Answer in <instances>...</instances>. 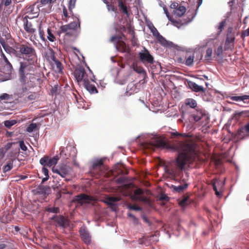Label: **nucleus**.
I'll use <instances>...</instances> for the list:
<instances>
[{"label":"nucleus","instance_id":"f257e3e1","mask_svg":"<svg viewBox=\"0 0 249 249\" xmlns=\"http://www.w3.org/2000/svg\"><path fill=\"white\" fill-rule=\"evenodd\" d=\"M171 140L165 142L160 138H156L150 142L154 147L165 148L173 152H178V156L173 165L166 167V172L171 176L174 180L179 183L178 186L172 185L173 191L178 193L182 192L188 186L184 179L180 177L185 165L188 162H193L198 158V151L196 144L190 142H184L181 137L187 136L185 133L178 132L170 133Z\"/></svg>","mask_w":249,"mask_h":249},{"label":"nucleus","instance_id":"f03ea898","mask_svg":"<svg viewBox=\"0 0 249 249\" xmlns=\"http://www.w3.org/2000/svg\"><path fill=\"white\" fill-rule=\"evenodd\" d=\"M16 56L22 58L24 61H37L35 49L28 43L19 44L17 47Z\"/></svg>","mask_w":249,"mask_h":249},{"label":"nucleus","instance_id":"7ed1b4c3","mask_svg":"<svg viewBox=\"0 0 249 249\" xmlns=\"http://www.w3.org/2000/svg\"><path fill=\"white\" fill-rule=\"evenodd\" d=\"M36 61L30 62L24 61L20 62V67L18 70L19 78L21 82H26V75L30 74V72L34 71V66Z\"/></svg>","mask_w":249,"mask_h":249},{"label":"nucleus","instance_id":"20e7f679","mask_svg":"<svg viewBox=\"0 0 249 249\" xmlns=\"http://www.w3.org/2000/svg\"><path fill=\"white\" fill-rule=\"evenodd\" d=\"M68 24L62 25L60 27L59 33H64L66 36L69 37L76 36L78 28H80V22L78 18Z\"/></svg>","mask_w":249,"mask_h":249},{"label":"nucleus","instance_id":"39448f33","mask_svg":"<svg viewBox=\"0 0 249 249\" xmlns=\"http://www.w3.org/2000/svg\"><path fill=\"white\" fill-rule=\"evenodd\" d=\"M74 75L77 82L78 83L83 82V84L89 80L94 82L93 79V78H94V76L92 74L91 71L87 73L85 69L82 67L76 68L74 72Z\"/></svg>","mask_w":249,"mask_h":249},{"label":"nucleus","instance_id":"423d86ee","mask_svg":"<svg viewBox=\"0 0 249 249\" xmlns=\"http://www.w3.org/2000/svg\"><path fill=\"white\" fill-rule=\"evenodd\" d=\"M39 8L36 3L27 5L22 10V12L24 14L22 18H26L29 19L37 18L39 15Z\"/></svg>","mask_w":249,"mask_h":249},{"label":"nucleus","instance_id":"0eeeda50","mask_svg":"<svg viewBox=\"0 0 249 249\" xmlns=\"http://www.w3.org/2000/svg\"><path fill=\"white\" fill-rule=\"evenodd\" d=\"M195 52L193 50L187 51L183 53L184 57H178V62L181 64H184L188 67H191L194 65Z\"/></svg>","mask_w":249,"mask_h":249},{"label":"nucleus","instance_id":"6e6552de","mask_svg":"<svg viewBox=\"0 0 249 249\" xmlns=\"http://www.w3.org/2000/svg\"><path fill=\"white\" fill-rule=\"evenodd\" d=\"M122 36H114L111 38V41L116 43V48L118 51L122 53H129L130 50L125 43L121 41Z\"/></svg>","mask_w":249,"mask_h":249},{"label":"nucleus","instance_id":"1a4fd4ad","mask_svg":"<svg viewBox=\"0 0 249 249\" xmlns=\"http://www.w3.org/2000/svg\"><path fill=\"white\" fill-rule=\"evenodd\" d=\"M138 57L140 61L145 66L147 64H153L154 62L153 56L150 53L149 51L144 47V50L138 53Z\"/></svg>","mask_w":249,"mask_h":249},{"label":"nucleus","instance_id":"9d476101","mask_svg":"<svg viewBox=\"0 0 249 249\" xmlns=\"http://www.w3.org/2000/svg\"><path fill=\"white\" fill-rule=\"evenodd\" d=\"M94 200V198L93 196L85 194H80L73 197L72 202L77 203L80 206H83L84 204H89L90 201Z\"/></svg>","mask_w":249,"mask_h":249},{"label":"nucleus","instance_id":"9b49d317","mask_svg":"<svg viewBox=\"0 0 249 249\" xmlns=\"http://www.w3.org/2000/svg\"><path fill=\"white\" fill-rule=\"evenodd\" d=\"M51 219L54 221L56 227L63 230L70 226V221L62 215H55Z\"/></svg>","mask_w":249,"mask_h":249},{"label":"nucleus","instance_id":"f8f14e48","mask_svg":"<svg viewBox=\"0 0 249 249\" xmlns=\"http://www.w3.org/2000/svg\"><path fill=\"white\" fill-rule=\"evenodd\" d=\"M59 160V158L58 156H55L52 159L48 156H45L40 160L39 162L43 166L50 167L53 165H56Z\"/></svg>","mask_w":249,"mask_h":249},{"label":"nucleus","instance_id":"ddd939ff","mask_svg":"<svg viewBox=\"0 0 249 249\" xmlns=\"http://www.w3.org/2000/svg\"><path fill=\"white\" fill-rule=\"evenodd\" d=\"M79 234L82 239L87 244H89L91 241V237L87 230L86 226H83L79 229Z\"/></svg>","mask_w":249,"mask_h":249},{"label":"nucleus","instance_id":"4468645a","mask_svg":"<svg viewBox=\"0 0 249 249\" xmlns=\"http://www.w3.org/2000/svg\"><path fill=\"white\" fill-rule=\"evenodd\" d=\"M143 194V190L142 189L138 188L134 191L132 199L135 200L147 202L148 201V199L145 196H142Z\"/></svg>","mask_w":249,"mask_h":249},{"label":"nucleus","instance_id":"2eb2a0df","mask_svg":"<svg viewBox=\"0 0 249 249\" xmlns=\"http://www.w3.org/2000/svg\"><path fill=\"white\" fill-rule=\"evenodd\" d=\"M227 98H229L233 101H242L245 104H248L249 103V95H244L242 96H236L233 95V94H231L228 96Z\"/></svg>","mask_w":249,"mask_h":249},{"label":"nucleus","instance_id":"dca6fc26","mask_svg":"<svg viewBox=\"0 0 249 249\" xmlns=\"http://www.w3.org/2000/svg\"><path fill=\"white\" fill-rule=\"evenodd\" d=\"M52 170L53 172L57 173L62 178H65L69 173L68 168L65 165L59 167L58 169H54L53 167Z\"/></svg>","mask_w":249,"mask_h":249},{"label":"nucleus","instance_id":"f3484780","mask_svg":"<svg viewBox=\"0 0 249 249\" xmlns=\"http://www.w3.org/2000/svg\"><path fill=\"white\" fill-rule=\"evenodd\" d=\"M23 22V27L25 31L28 33L33 34L36 32V29L34 28L32 23L28 21V18H22Z\"/></svg>","mask_w":249,"mask_h":249},{"label":"nucleus","instance_id":"a211bd4d","mask_svg":"<svg viewBox=\"0 0 249 249\" xmlns=\"http://www.w3.org/2000/svg\"><path fill=\"white\" fill-rule=\"evenodd\" d=\"M37 194L39 195H49L51 193V190L49 186L39 185L36 189Z\"/></svg>","mask_w":249,"mask_h":249},{"label":"nucleus","instance_id":"6ab92c4d","mask_svg":"<svg viewBox=\"0 0 249 249\" xmlns=\"http://www.w3.org/2000/svg\"><path fill=\"white\" fill-rule=\"evenodd\" d=\"M90 80L83 84L85 89L91 94H95L98 93V90L94 84L90 83Z\"/></svg>","mask_w":249,"mask_h":249},{"label":"nucleus","instance_id":"aec40b11","mask_svg":"<svg viewBox=\"0 0 249 249\" xmlns=\"http://www.w3.org/2000/svg\"><path fill=\"white\" fill-rule=\"evenodd\" d=\"M11 3V0H5L4 3L2 1L1 2L0 7L2 8L3 6H4L3 9L5 14L9 15L12 12L13 8L10 6Z\"/></svg>","mask_w":249,"mask_h":249},{"label":"nucleus","instance_id":"412c9836","mask_svg":"<svg viewBox=\"0 0 249 249\" xmlns=\"http://www.w3.org/2000/svg\"><path fill=\"white\" fill-rule=\"evenodd\" d=\"M193 117L196 122H198L202 119L206 120L208 118L206 114L202 110L196 109V113L193 114Z\"/></svg>","mask_w":249,"mask_h":249},{"label":"nucleus","instance_id":"4be33fe9","mask_svg":"<svg viewBox=\"0 0 249 249\" xmlns=\"http://www.w3.org/2000/svg\"><path fill=\"white\" fill-rule=\"evenodd\" d=\"M52 62L55 71L58 73H62L63 69L62 64L56 58Z\"/></svg>","mask_w":249,"mask_h":249},{"label":"nucleus","instance_id":"5701e85b","mask_svg":"<svg viewBox=\"0 0 249 249\" xmlns=\"http://www.w3.org/2000/svg\"><path fill=\"white\" fill-rule=\"evenodd\" d=\"M234 42L235 39L231 38H226L224 43V50L225 51L227 50H232L234 48Z\"/></svg>","mask_w":249,"mask_h":249},{"label":"nucleus","instance_id":"b1692460","mask_svg":"<svg viewBox=\"0 0 249 249\" xmlns=\"http://www.w3.org/2000/svg\"><path fill=\"white\" fill-rule=\"evenodd\" d=\"M188 85L190 88L195 92H204L205 91L202 86H199L195 82L190 81L188 82Z\"/></svg>","mask_w":249,"mask_h":249},{"label":"nucleus","instance_id":"393cba45","mask_svg":"<svg viewBox=\"0 0 249 249\" xmlns=\"http://www.w3.org/2000/svg\"><path fill=\"white\" fill-rule=\"evenodd\" d=\"M12 144V142H8L4 147L0 148V160L4 157L7 151L11 148Z\"/></svg>","mask_w":249,"mask_h":249},{"label":"nucleus","instance_id":"a878e982","mask_svg":"<svg viewBox=\"0 0 249 249\" xmlns=\"http://www.w3.org/2000/svg\"><path fill=\"white\" fill-rule=\"evenodd\" d=\"M45 56L46 59L50 62H52L55 58L54 52L51 48L46 52Z\"/></svg>","mask_w":249,"mask_h":249},{"label":"nucleus","instance_id":"bb28decb","mask_svg":"<svg viewBox=\"0 0 249 249\" xmlns=\"http://www.w3.org/2000/svg\"><path fill=\"white\" fill-rule=\"evenodd\" d=\"M172 24L178 27V28H179L181 26L183 25L184 24H187L189 22H191L192 20V19L188 18L187 20L184 21V22H182L181 21H179L177 20H175L173 18H171V20H169Z\"/></svg>","mask_w":249,"mask_h":249},{"label":"nucleus","instance_id":"cd10ccee","mask_svg":"<svg viewBox=\"0 0 249 249\" xmlns=\"http://www.w3.org/2000/svg\"><path fill=\"white\" fill-rule=\"evenodd\" d=\"M186 11V9L185 6L180 5L176 10H174L173 12L177 17H180L185 14Z\"/></svg>","mask_w":249,"mask_h":249},{"label":"nucleus","instance_id":"c85d7f7f","mask_svg":"<svg viewBox=\"0 0 249 249\" xmlns=\"http://www.w3.org/2000/svg\"><path fill=\"white\" fill-rule=\"evenodd\" d=\"M236 33L232 26H229L227 31L226 38L235 40Z\"/></svg>","mask_w":249,"mask_h":249},{"label":"nucleus","instance_id":"c756f323","mask_svg":"<svg viewBox=\"0 0 249 249\" xmlns=\"http://www.w3.org/2000/svg\"><path fill=\"white\" fill-rule=\"evenodd\" d=\"M13 70L12 64H5L3 66L0 68V71L6 74H10Z\"/></svg>","mask_w":249,"mask_h":249},{"label":"nucleus","instance_id":"7c9ffc66","mask_svg":"<svg viewBox=\"0 0 249 249\" xmlns=\"http://www.w3.org/2000/svg\"><path fill=\"white\" fill-rule=\"evenodd\" d=\"M118 6L120 8L121 10L123 13V14L128 16V12L127 10V8L124 3V2L123 0H118Z\"/></svg>","mask_w":249,"mask_h":249},{"label":"nucleus","instance_id":"2f4dec72","mask_svg":"<svg viewBox=\"0 0 249 249\" xmlns=\"http://www.w3.org/2000/svg\"><path fill=\"white\" fill-rule=\"evenodd\" d=\"M185 104L187 106H189L192 108H196L197 107L196 101L192 98H187L185 100Z\"/></svg>","mask_w":249,"mask_h":249},{"label":"nucleus","instance_id":"473e14b6","mask_svg":"<svg viewBox=\"0 0 249 249\" xmlns=\"http://www.w3.org/2000/svg\"><path fill=\"white\" fill-rule=\"evenodd\" d=\"M47 39L51 42H54L55 41L56 38L54 35V31L50 28L47 29Z\"/></svg>","mask_w":249,"mask_h":249},{"label":"nucleus","instance_id":"72a5a7b5","mask_svg":"<svg viewBox=\"0 0 249 249\" xmlns=\"http://www.w3.org/2000/svg\"><path fill=\"white\" fill-rule=\"evenodd\" d=\"M120 199L118 197L111 196L106 198L105 202L107 205L112 206L114 205V202L119 201Z\"/></svg>","mask_w":249,"mask_h":249},{"label":"nucleus","instance_id":"f704fd0d","mask_svg":"<svg viewBox=\"0 0 249 249\" xmlns=\"http://www.w3.org/2000/svg\"><path fill=\"white\" fill-rule=\"evenodd\" d=\"M13 162L14 160L12 159L8 160L6 165H5L3 167V172L4 173H6L10 171L13 167Z\"/></svg>","mask_w":249,"mask_h":249},{"label":"nucleus","instance_id":"c9c22d12","mask_svg":"<svg viewBox=\"0 0 249 249\" xmlns=\"http://www.w3.org/2000/svg\"><path fill=\"white\" fill-rule=\"evenodd\" d=\"M245 130L247 133H249V123L246 124L244 127H241L237 131V137L239 138H243V132Z\"/></svg>","mask_w":249,"mask_h":249},{"label":"nucleus","instance_id":"e433bc0d","mask_svg":"<svg viewBox=\"0 0 249 249\" xmlns=\"http://www.w3.org/2000/svg\"><path fill=\"white\" fill-rule=\"evenodd\" d=\"M103 165V161L102 160L95 161L92 165V169L94 170L100 169Z\"/></svg>","mask_w":249,"mask_h":249},{"label":"nucleus","instance_id":"4c0bfd02","mask_svg":"<svg viewBox=\"0 0 249 249\" xmlns=\"http://www.w3.org/2000/svg\"><path fill=\"white\" fill-rule=\"evenodd\" d=\"M156 38L162 46H167L168 45V42L161 35H158Z\"/></svg>","mask_w":249,"mask_h":249},{"label":"nucleus","instance_id":"58836bf2","mask_svg":"<svg viewBox=\"0 0 249 249\" xmlns=\"http://www.w3.org/2000/svg\"><path fill=\"white\" fill-rule=\"evenodd\" d=\"M133 69L134 70L138 73L142 74L143 75L146 74V71L141 66H138L137 65H133Z\"/></svg>","mask_w":249,"mask_h":249},{"label":"nucleus","instance_id":"ea45409f","mask_svg":"<svg viewBox=\"0 0 249 249\" xmlns=\"http://www.w3.org/2000/svg\"><path fill=\"white\" fill-rule=\"evenodd\" d=\"M227 24V19H223L220 23L218 26V30H219V34L221 32V31L223 30L224 28L226 26Z\"/></svg>","mask_w":249,"mask_h":249},{"label":"nucleus","instance_id":"a19ab883","mask_svg":"<svg viewBox=\"0 0 249 249\" xmlns=\"http://www.w3.org/2000/svg\"><path fill=\"white\" fill-rule=\"evenodd\" d=\"M3 49L7 53H13L16 55L17 50H14L13 48L10 47L8 45H6L5 46H3Z\"/></svg>","mask_w":249,"mask_h":249},{"label":"nucleus","instance_id":"79ce46f5","mask_svg":"<svg viewBox=\"0 0 249 249\" xmlns=\"http://www.w3.org/2000/svg\"><path fill=\"white\" fill-rule=\"evenodd\" d=\"M17 123V121L15 120H7L5 121L4 123V125L8 128H10L12 126L16 124Z\"/></svg>","mask_w":249,"mask_h":249},{"label":"nucleus","instance_id":"37998d69","mask_svg":"<svg viewBox=\"0 0 249 249\" xmlns=\"http://www.w3.org/2000/svg\"><path fill=\"white\" fill-rule=\"evenodd\" d=\"M39 36L42 41L46 42V39L45 37V33L42 29L41 26L40 25L38 29Z\"/></svg>","mask_w":249,"mask_h":249},{"label":"nucleus","instance_id":"c03bdc74","mask_svg":"<svg viewBox=\"0 0 249 249\" xmlns=\"http://www.w3.org/2000/svg\"><path fill=\"white\" fill-rule=\"evenodd\" d=\"M46 211L49 213H59V208L56 207H49L47 208Z\"/></svg>","mask_w":249,"mask_h":249},{"label":"nucleus","instance_id":"a18cd8bd","mask_svg":"<svg viewBox=\"0 0 249 249\" xmlns=\"http://www.w3.org/2000/svg\"><path fill=\"white\" fill-rule=\"evenodd\" d=\"M69 18L68 13L66 8L64 6L63 8V16H62V19L65 22H67V18Z\"/></svg>","mask_w":249,"mask_h":249},{"label":"nucleus","instance_id":"49530a36","mask_svg":"<svg viewBox=\"0 0 249 249\" xmlns=\"http://www.w3.org/2000/svg\"><path fill=\"white\" fill-rule=\"evenodd\" d=\"M37 127L36 124L32 123L31 124L26 128V131L28 132H33Z\"/></svg>","mask_w":249,"mask_h":249},{"label":"nucleus","instance_id":"de8ad7c7","mask_svg":"<svg viewBox=\"0 0 249 249\" xmlns=\"http://www.w3.org/2000/svg\"><path fill=\"white\" fill-rule=\"evenodd\" d=\"M76 1V0H70L69 1V10L71 13L72 12V9L75 7Z\"/></svg>","mask_w":249,"mask_h":249},{"label":"nucleus","instance_id":"09e8293b","mask_svg":"<svg viewBox=\"0 0 249 249\" xmlns=\"http://www.w3.org/2000/svg\"><path fill=\"white\" fill-rule=\"evenodd\" d=\"M39 97V94L36 92H33L28 96L29 100H35Z\"/></svg>","mask_w":249,"mask_h":249},{"label":"nucleus","instance_id":"8fccbe9b","mask_svg":"<svg viewBox=\"0 0 249 249\" xmlns=\"http://www.w3.org/2000/svg\"><path fill=\"white\" fill-rule=\"evenodd\" d=\"M189 197H185L183 198L181 201L179 202V205L180 206L184 207L188 205V201Z\"/></svg>","mask_w":249,"mask_h":249},{"label":"nucleus","instance_id":"3c124183","mask_svg":"<svg viewBox=\"0 0 249 249\" xmlns=\"http://www.w3.org/2000/svg\"><path fill=\"white\" fill-rule=\"evenodd\" d=\"M213 51L211 48H208L206 51V54L205 55V58L207 60L210 59L212 55Z\"/></svg>","mask_w":249,"mask_h":249},{"label":"nucleus","instance_id":"603ef678","mask_svg":"<svg viewBox=\"0 0 249 249\" xmlns=\"http://www.w3.org/2000/svg\"><path fill=\"white\" fill-rule=\"evenodd\" d=\"M249 113V110L248 111H242L241 112H237L235 113V116H241L243 115L247 116Z\"/></svg>","mask_w":249,"mask_h":249},{"label":"nucleus","instance_id":"864d4df0","mask_svg":"<svg viewBox=\"0 0 249 249\" xmlns=\"http://www.w3.org/2000/svg\"><path fill=\"white\" fill-rule=\"evenodd\" d=\"M58 91V85H54L52 88L51 93L52 95L56 94Z\"/></svg>","mask_w":249,"mask_h":249},{"label":"nucleus","instance_id":"5fc2aeb1","mask_svg":"<svg viewBox=\"0 0 249 249\" xmlns=\"http://www.w3.org/2000/svg\"><path fill=\"white\" fill-rule=\"evenodd\" d=\"M151 31L153 34V35L156 37L158 36V35H160L158 31L154 26H153V28L151 29Z\"/></svg>","mask_w":249,"mask_h":249},{"label":"nucleus","instance_id":"6e6d98bb","mask_svg":"<svg viewBox=\"0 0 249 249\" xmlns=\"http://www.w3.org/2000/svg\"><path fill=\"white\" fill-rule=\"evenodd\" d=\"M19 146L20 148L23 150V151H26L27 149V148L26 146L25 145L24 142L23 141H20L19 142Z\"/></svg>","mask_w":249,"mask_h":249},{"label":"nucleus","instance_id":"4d7b16f0","mask_svg":"<svg viewBox=\"0 0 249 249\" xmlns=\"http://www.w3.org/2000/svg\"><path fill=\"white\" fill-rule=\"evenodd\" d=\"M223 52V47L222 46H219L217 48V50L215 51V53L217 54V55H221Z\"/></svg>","mask_w":249,"mask_h":249},{"label":"nucleus","instance_id":"13d9d810","mask_svg":"<svg viewBox=\"0 0 249 249\" xmlns=\"http://www.w3.org/2000/svg\"><path fill=\"white\" fill-rule=\"evenodd\" d=\"M163 9L168 19L169 20H171L172 17L170 16L167 8L164 6V7H163Z\"/></svg>","mask_w":249,"mask_h":249},{"label":"nucleus","instance_id":"bf43d9fd","mask_svg":"<svg viewBox=\"0 0 249 249\" xmlns=\"http://www.w3.org/2000/svg\"><path fill=\"white\" fill-rule=\"evenodd\" d=\"M163 9L168 19L169 20H171L172 17L170 16L167 8L164 6V7H163Z\"/></svg>","mask_w":249,"mask_h":249},{"label":"nucleus","instance_id":"052dcab7","mask_svg":"<svg viewBox=\"0 0 249 249\" xmlns=\"http://www.w3.org/2000/svg\"><path fill=\"white\" fill-rule=\"evenodd\" d=\"M163 9L168 19L169 20H171L172 17L170 16L167 8L164 6V7H163Z\"/></svg>","mask_w":249,"mask_h":249},{"label":"nucleus","instance_id":"680f3d73","mask_svg":"<svg viewBox=\"0 0 249 249\" xmlns=\"http://www.w3.org/2000/svg\"><path fill=\"white\" fill-rule=\"evenodd\" d=\"M42 172L45 176L49 177L48 170L45 167V166H43L42 168Z\"/></svg>","mask_w":249,"mask_h":249},{"label":"nucleus","instance_id":"e2e57ef3","mask_svg":"<svg viewBox=\"0 0 249 249\" xmlns=\"http://www.w3.org/2000/svg\"><path fill=\"white\" fill-rule=\"evenodd\" d=\"M116 181L118 184H121L125 181V178L124 177H120L117 178Z\"/></svg>","mask_w":249,"mask_h":249},{"label":"nucleus","instance_id":"0e129e2a","mask_svg":"<svg viewBox=\"0 0 249 249\" xmlns=\"http://www.w3.org/2000/svg\"><path fill=\"white\" fill-rule=\"evenodd\" d=\"M9 97V94H7V93H3L2 94H1L0 96V99L1 100H7Z\"/></svg>","mask_w":249,"mask_h":249},{"label":"nucleus","instance_id":"69168bd1","mask_svg":"<svg viewBox=\"0 0 249 249\" xmlns=\"http://www.w3.org/2000/svg\"><path fill=\"white\" fill-rule=\"evenodd\" d=\"M55 0H40V2L42 4H46L47 3H51L55 1Z\"/></svg>","mask_w":249,"mask_h":249},{"label":"nucleus","instance_id":"338daca9","mask_svg":"<svg viewBox=\"0 0 249 249\" xmlns=\"http://www.w3.org/2000/svg\"><path fill=\"white\" fill-rule=\"evenodd\" d=\"M178 7H179L178 3V2H173L170 5V8L172 9H175V10H176Z\"/></svg>","mask_w":249,"mask_h":249},{"label":"nucleus","instance_id":"774afa93","mask_svg":"<svg viewBox=\"0 0 249 249\" xmlns=\"http://www.w3.org/2000/svg\"><path fill=\"white\" fill-rule=\"evenodd\" d=\"M130 208L135 211H140L141 210V208L139 206L136 205H132Z\"/></svg>","mask_w":249,"mask_h":249}]
</instances>
